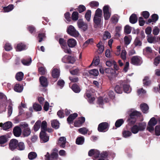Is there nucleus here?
I'll use <instances>...</instances> for the list:
<instances>
[{"label": "nucleus", "mask_w": 160, "mask_h": 160, "mask_svg": "<svg viewBox=\"0 0 160 160\" xmlns=\"http://www.w3.org/2000/svg\"><path fill=\"white\" fill-rule=\"evenodd\" d=\"M102 10L100 8L97 9L95 12L93 18V22L97 26L100 24L102 18Z\"/></svg>", "instance_id": "obj_1"}, {"label": "nucleus", "mask_w": 160, "mask_h": 160, "mask_svg": "<svg viewBox=\"0 0 160 160\" xmlns=\"http://www.w3.org/2000/svg\"><path fill=\"white\" fill-rule=\"evenodd\" d=\"M146 123L144 122L139 123L138 125H135L131 128L132 133L134 134L137 133L139 131H143L146 128Z\"/></svg>", "instance_id": "obj_2"}, {"label": "nucleus", "mask_w": 160, "mask_h": 160, "mask_svg": "<svg viewBox=\"0 0 160 160\" xmlns=\"http://www.w3.org/2000/svg\"><path fill=\"white\" fill-rule=\"evenodd\" d=\"M130 82V80L128 79L120 81L121 85L123 86L124 92L127 93H129L131 91V88L129 85L127 84Z\"/></svg>", "instance_id": "obj_3"}, {"label": "nucleus", "mask_w": 160, "mask_h": 160, "mask_svg": "<svg viewBox=\"0 0 160 160\" xmlns=\"http://www.w3.org/2000/svg\"><path fill=\"white\" fill-rule=\"evenodd\" d=\"M67 32L70 35L75 37H78L79 35L78 32L72 25L69 26L67 28Z\"/></svg>", "instance_id": "obj_4"}, {"label": "nucleus", "mask_w": 160, "mask_h": 160, "mask_svg": "<svg viewBox=\"0 0 160 160\" xmlns=\"http://www.w3.org/2000/svg\"><path fill=\"white\" fill-rule=\"evenodd\" d=\"M104 16L105 20H108L111 15V8L108 5H105L103 8Z\"/></svg>", "instance_id": "obj_5"}, {"label": "nucleus", "mask_w": 160, "mask_h": 160, "mask_svg": "<svg viewBox=\"0 0 160 160\" xmlns=\"http://www.w3.org/2000/svg\"><path fill=\"white\" fill-rule=\"evenodd\" d=\"M7 102V98L6 96L3 93L0 92V107H2L6 110V103Z\"/></svg>", "instance_id": "obj_6"}, {"label": "nucleus", "mask_w": 160, "mask_h": 160, "mask_svg": "<svg viewBox=\"0 0 160 160\" xmlns=\"http://www.w3.org/2000/svg\"><path fill=\"white\" fill-rule=\"evenodd\" d=\"M109 125L107 122H103L99 124L98 126V129L99 132H104L108 131Z\"/></svg>", "instance_id": "obj_7"}, {"label": "nucleus", "mask_w": 160, "mask_h": 160, "mask_svg": "<svg viewBox=\"0 0 160 160\" xmlns=\"http://www.w3.org/2000/svg\"><path fill=\"white\" fill-rule=\"evenodd\" d=\"M131 63L136 65H140L142 63V58L138 56H134L131 58Z\"/></svg>", "instance_id": "obj_8"}, {"label": "nucleus", "mask_w": 160, "mask_h": 160, "mask_svg": "<svg viewBox=\"0 0 160 160\" xmlns=\"http://www.w3.org/2000/svg\"><path fill=\"white\" fill-rule=\"evenodd\" d=\"M77 24L78 27L83 31H85L87 29L88 25L82 19H79L78 20Z\"/></svg>", "instance_id": "obj_9"}, {"label": "nucleus", "mask_w": 160, "mask_h": 160, "mask_svg": "<svg viewBox=\"0 0 160 160\" xmlns=\"http://www.w3.org/2000/svg\"><path fill=\"white\" fill-rule=\"evenodd\" d=\"M18 146V140L15 139L10 140L9 145V148L12 151H13L17 149Z\"/></svg>", "instance_id": "obj_10"}, {"label": "nucleus", "mask_w": 160, "mask_h": 160, "mask_svg": "<svg viewBox=\"0 0 160 160\" xmlns=\"http://www.w3.org/2000/svg\"><path fill=\"white\" fill-rule=\"evenodd\" d=\"M100 152L96 149H92L90 150L88 152V154L89 156H93V159L95 160L98 158L100 155Z\"/></svg>", "instance_id": "obj_11"}, {"label": "nucleus", "mask_w": 160, "mask_h": 160, "mask_svg": "<svg viewBox=\"0 0 160 160\" xmlns=\"http://www.w3.org/2000/svg\"><path fill=\"white\" fill-rule=\"evenodd\" d=\"M58 156V154L57 152H53L50 155H49L48 152L47 153V154L45 155V159L47 160H55L57 159Z\"/></svg>", "instance_id": "obj_12"}, {"label": "nucleus", "mask_w": 160, "mask_h": 160, "mask_svg": "<svg viewBox=\"0 0 160 160\" xmlns=\"http://www.w3.org/2000/svg\"><path fill=\"white\" fill-rule=\"evenodd\" d=\"M40 138L42 143L47 142L49 140V137L46 134V132H41L40 133Z\"/></svg>", "instance_id": "obj_13"}, {"label": "nucleus", "mask_w": 160, "mask_h": 160, "mask_svg": "<svg viewBox=\"0 0 160 160\" xmlns=\"http://www.w3.org/2000/svg\"><path fill=\"white\" fill-rule=\"evenodd\" d=\"M0 126L2 127L5 130H7L11 128L12 126V123L10 122H7L3 124L2 123H0Z\"/></svg>", "instance_id": "obj_14"}, {"label": "nucleus", "mask_w": 160, "mask_h": 160, "mask_svg": "<svg viewBox=\"0 0 160 160\" xmlns=\"http://www.w3.org/2000/svg\"><path fill=\"white\" fill-rule=\"evenodd\" d=\"M66 142V138L64 137H62L59 138L58 144L61 148H64L65 147Z\"/></svg>", "instance_id": "obj_15"}, {"label": "nucleus", "mask_w": 160, "mask_h": 160, "mask_svg": "<svg viewBox=\"0 0 160 160\" xmlns=\"http://www.w3.org/2000/svg\"><path fill=\"white\" fill-rule=\"evenodd\" d=\"M141 113L140 112L136 111H133L130 115V117L131 119H133V122L134 123L136 121V117L140 116Z\"/></svg>", "instance_id": "obj_16"}, {"label": "nucleus", "mask_w": 160, "mask_h": 160, "mask_svg": "<svg viewBox=\"0 0 160 160\" xmlns=\"http://www.w3.org/2000/svg\"><path fill=\"white\" fill-rule=\"evenodd\" d=\"M13 134L17 137H19L22 133V129L19 126H17L14 127L13 130Z\"/></svg>", "instance_id": "obj_17"}, {"label": "nucleus", "mask_w": 160, "mask_h": 160, "mask_svg": "<svg viewBox=\"0 0 160 160\" xmlns=\"http://www.w3.org/2000/svg\"><path fill=\"white\" fill-rule=\"evenodd\" d=\"M85 121V118L81 117L78 120L76 121L74 123V125L76 127H79L81 126Z\"/></svg>", "instance_id": "obj_18"}, {"label": "nucleus", "mask_w": 160, "mask_h": 160, "mask_svg": "<svg viewBox=\"0 0 160 160\" xmlns=\"http://www.w3.org/2000/svg\"><path fill=\"white\" fill-rule=\"evenodd\" d=\"M78 114L76 113L70 114L67 118V121L69 124L72 123L73 121L77 117Z\"/></svg>", "instance_id": "obj_19"}, {"label": "nucleus", "mask_w": 160, "mask_h": 160, "mask_svg": "<svg viewBox=\"0 0 160 160\" xmlns=\"http://www.w3.org/2000/svg\"><path fill=\"white\" fill-rule=\"evenodd\" d=\"M67 43L68 46L71 48L75 47L77 44L76 40L73 38L69 39L67 41Z\"/></svg>", "instance_id": "obj_20"}, {"label": "nucleus", "mask_w": 160, "mask_h": 160, "mask_svg": "<svg viewBox=\"0 0 160 160\" xmlns=\"http://www.w3.org/2000/svg\"><path fill=\"white\" fill-rule=\"evenodd\" d=\"M27 48V47L26 45L22 43H21L17 45L16 50L17 51H21Z\"/></svg>", "instance_id": "obj_21"}, {"label": "nucleus", "mask_w": 160, "mask_h": 160, "mask_svg": "<svg viewBox=\"0 0 160 160\" xmlns=\"http://www.w3.org/2000/svg\"><path fill=\"white\" fill-rule=\"evenodd\" d=\"M52 76L54 78H58L60 75V70L59 69L54 68L52 72Z\"/></svg>", "instance_id": "obj_22"}, {"label": "nucleus", "mask_w": 160, "mask_h": 160, "mask_svg": "<svg viewBox=\"0 0 160 160\" xmlns=\"http://www.w3.org/2000/svg\"><path fill=\"white\" fill-rule=\"evenodd\" d=\"M39 80L41 85L44 87H47L48 85L47 79L44 76H41L39 78Z\"/></svg>", "instance_id": "obj_23"}, {"label": "nucleus", "mask_w": 160, "mask_h": 160, "mask_svg": "<svg viewBox=\"0 0 160 160\" xmlns=\"http://www.w3.org/2000/svg\"><path fill=\"white\" fill-rule=\"evenodd\" d=\"M84 97L88 99V102L89 103L91 104L93 103V102L95 100V98L94 97H92L90 93H85L84 95Z\"/></svg>", "instance_id": "obj_24"}, {"label": "nucleus", "mask_w": 160, "mask_h": 160, "mask_svg": "<svg viewBox=\"0 0 160 160\" xmlns=\"http://www.w3.org/2000/svg\"><path fill=\"white\" fill-rule=\"evenodd\" d=\"M14 8L13 5L10 4L7 7H3L2 11L4 12H8L11 11Z\"/></svg>", "instance_id": "obj_25"}, {"label": "nucleus", "mask_w": 160, "mask_h": 160, "mask_svg": "<svg viewBox=\"0 0 160 160\" xmlns=\"http://www.w3.org/2000/svg\"><path fill=\"white\" fill-rule=\"evenodd\" d=\"M138 21V18L136 15L132 14L130 17L129 21L132 24L136 23Z\"/></svg>", "instance_id": "obj_26"}, {"label": "nucleus", "mask_w": 160, "mask_h": 160, "mask_svg": "<svg viewBox=\"0 0 160 160\" xmlns=\"http://www.w3.org/2000/svg\"><path fill=\"white\" fill-rule=\"evenodd\" d=\"M140 108L142 112L144 113H147L148 112L149 107L146 103H142L140 106Z\"/></svg>", "instance_id": "obj_27"}, {"label": "nucleus", "mask_w": 160, "mask_h": 160, "mask_svg": "<svg viewBox=\"0 0 160 160\" xmlns=\"http://www.w3.org/2000/svg\"><path fill=\"white\" fill-rule=\"evenodd\" d=\"M158 39L155 36H148L147 41L150 43H156Z\"/></svg>", "instance_id": "obj_28"}, {"label": "nucleus", "mask_w": 160, "mask_h": 160, "mask_svg": "<svg viewBox=\"0 0 160 160\" xmlns=\"http://www.w3.org/2000/svg\"><path fill=\"white\" fill-rule=\"evenodd\" d=\"M84 142V138L83 136L78 137L76 141V143L78 145H82Z\"/></svg>", "instance_id": "obj_29"}, {"label": "nucleus", "mask_w": 160, "mask_h": 160, "mask_svg": "<svg viewBox=\"0 0 160 160\" xmlns=\"http://www.w3.org/2000/svg\"><path fill=\"white\" fill-rule=\"evenodd\" d=\"M59 123L56 120H54L51 122V125L52 127L55 129H58L59 127Z\"/></svg>", "instance_id": "obj_30"}, {"label": "nucleus", "mask_w": 160, "mask_h": 160, "mask_svg": "<svg viewBox=\"0 0 160 160\" xmlns=\"http://www.w3.org/2000/svg\"><path fill=\"white\" fill-rule=\"evenodd\" d=\"M23 76V73L22 72H19L16 74L15 78L18 81H20L22 80Z\"/></svg>", "instance_id": "obj_31"}, {"label": "nucleus", "mask_w": 160, "mask_h": 160, "mask_svg": "<svg viewBox=\"0 0 160 160\" xmlns=\"http://www.w3.org/2000/svg\"><path fill=\"white\" fill-rule=\"evenodd\" d=\"M119 18L117 14H115L112 16L110 21L112 23L116 24L118 22Z\"/></svg>", "instance_id": "obj_32"}, {"label": "nucleus", "mask_w": 160, "mask_h": 160, "mask_svg": "<svg viewBox=\"0 0 160 160\" xmlns=\"http://www.w3.org/2000/svg\"><path fill=\"white\" fill-rule=\"evenodd\" d=\"M7 141L8 138L6 136H2L0 137V146H2V144L7 142Z\"/></svg>", "instance_id": "obj_33"}, {"label": "nucleus", "mask_w": 160, "mask_h": 160, "mask_svg": "<svg viewBox=\"0 0 160 160\" xmlns=\"http://www.w3.org/2000/svg\"><path fill=\"white\" fill-rule=\"evenodd\" d=\"M47 128V123L45 121L42 122L41 124V132H46Z\"/></svg>", "instance_id": "obj_34"}, {"label": "nucleus", "mask_w": 160, "mask_h": 160, "mask_svg": "<svg viewBox=\"0 0 160 160\" xmlns=\"http://www.w3.org/2000/svg\"><path fill=\"white\" fill-rule=\"evenodd\" d=\"M122 134L123 137L128 138L132 135V133L129 131L125 130L122 131Z\"/></svg>", "instance_id": "obj_35"}, {"label": "nucleus", "mask_w": 160, "mask_h": 160, "mask_svg": "<svg viewBox=\"0 0 160 160\" xmlns=\"http://www.w3.org/2000/svg\"><path fill=\"white\" fill-rule=\"evenodd\" d=\"M104 72L109 75H112L115 73V71L112 68H106L104 70Z\"/></svg>", "instance_id": "obj_36"}, {"label": "nucleus", "mask_w": 160, "mask_h": 160, "mask_svg": "<svg viewBox=\"0 0 160 160\" xmlns=\"http://www.w3.org/2000/svg\"><path fill=\"white\" fill-rule=\"evenodd\" d=\"M72 89L76 93H78L81 90L80 88L76 84H74L72 85Z\"/></svg>", "instance_id": "obj_37"}, {"label": "nucleus", "mask_w": 160, "mask_h": 160, "mask_svg": "<svg viewBox=\"0 0 160 160\" xmlns=\"http://www.w3.org/2000/svg\"><path fill=\"white\" fill-rule=\"evenodd\" d=\"M23 90V87L19 84H16L14 87V90L18 92H21Z\"/></svg>", "instance_id": "obj_38"}, {"label": "nucleus", "mask_w": 160, "mask_h": 160, "mask_svg": "<svg viewBox=\"0 0 160 160\" xmlns=\"http://www.w3.org/2000/svg\"><path fill=\"white\" fill-rule=\"evenodd\" d=\"M41 124V121H38L35 123L33 128L34 131L35 132L38 131L40 128Z\"/></svg>", "instance_id": "obj_39"}, {"label": "nucleus", "mask_w": 160, "mask_h": 160, "mask_svg": "<svg viewBox=\"0 0 160 160\" xmlns=\"http://www.w3.org/2000/svg\"><path fill=\"white\" fill-rule=\"evenodd\" d=\"M59 42L62 48L65 47L67 45V43L66 40L63 38H60L59 40Z\"/></svg>", "instance_id": "obj_40"}, {"label": "nucleus", "mask_w": 160, "mask_h": 160, "mask_svg": "<svg viewBox=\"0 0 160 160\" xmlns=\"http://www.w3.org/2000/svg\"><path fill=\"white\" fill-rule=\"evenodd\" d=\"M31 133V129L29 128L24 129L23 131V133L24 136L27 137L29 136L30 134Z\"/></svg>", "instance_id": "obj_41"}, {"label": "nucleus", "mask_w": 160, "mask_h": 160, "mask_svg": "<svg viewBox=\"0 0 160 160\" xmlns=\"http://www.w3.org/2000/svg\"><path fill=\"white\" fill-rule=\"evenodd\" d=\"M32 62L31 58L23 59L22 60V62L24 65L29 66L30 65Z\"/></svg>", "instance_id": "obj_42"}, {"label": "nucleus", "mask_w": 160, "mask_h": 160, "mask_svg": "<svg viewBox=\"0 0 160 160\" xmlns=\"http://www.w3.org/2000/svg\"><path fill=\"white\" fill-rule=\"evenodd\" d=\"M157 123V121L154 117L152 118L148 122V125L154 126Z\"/></svg>", "instance_id": "obj_43"}, {"label": "nucleus", "mask_w": 160, "mask_h": 160, "mask_svg": "<svg viewBox=\"0 0 160 160\" xmlns=\"http://www.w3.org/2000/svg\"><path fill=\"white\" fill-rule=\"evenodd\" d=\"M89 73L91 75L96 76L98 75L99 74V72L97 69H94L90 70L89 72Z\"/></svg>", "instance_id": "obj_44"}, {"label": "nucleus", "mask_w": 160, "mask_h": 160, "mask_svg": "<svg viewBox=\"0 0 160 160\" xmlns=\"http://www.w3.org/2000/svg\"><path fill=\"white\" fill-rule=\"evenodd\" d=\"M25 146L24 143L22 142H20L19 143L18 142V146L17 149L19 150H23L25 149Z\"/></svg>", "instance_id": "obj_45"}, {"label": "nucleus", "mask_w": 160, "mask_h": 160, "mask_svg": "<svg viewBox=\"0 0 160 160\" xmlns=\"http://www.w3.org/2000/svg\"><path fill=\"white\" fill-rule=\"evenodd\" d=\"M33 107L34 109L36 111H40L42 109L41 105L37 103L33 104Z\"/></svg>", "instance_id": "obj_46"}, {"label": "nucleus", "mask_w": 160, "mask_h": 160, "mask_svg": "<svg viewBox=\"0 0 160 160\" xmlns=\"http://www.w3.org/2000/svg\"><path fill=\"white\" fill-rule=\"evenodd\" d=\"M37 156V154L35 152H31L28 155V157L29 159L32 160L35 158Z\"/></svg>", "instance_id": "obj_47"}, {"label": "nucleus", "mask_w": 160, "mask_h": 160, "mask_svg": "<svg viewBox=\"0 0 160 160\" xmlns=\"http://www.w3.org/2000/svg\"><path fill=\"white\" fill-rule=\"evenodd\" d=\"M91 17V11L90 10H88L85 15V17L88 22L90 20Z\"/></svg>", "instance_id": "obj_48"}, {"label": "nucleus", "mask_w": 160, "mask_h": 160, "mask_svg": "<svg viewBox=\"0 0 160 160\" xmlns=\"http://www.w3.org/2000/svg\"><path fill=\"white\" fill-rule=\"evenodd\" d=\"M134 44L135 46H140L142 45V42L140 39L137 37L134 40Z\"/></svg>", "instance_id": "obj_49"}, {"label": "nucleus", "mask_w": 160, "mask_h": 160, "mask_svg": "<svg viewBox=\"0 0 160 160\" xmlns=\"http://www.w3.org/2000/svg\"><path fill=\"white\" fill-rule=\"evenodd\" d=\"M101 42H101H100L98 44H97V46L98 48L99 53H101L104 51V46L103 45L100 44Z\"/></svg>", "instance_id": "obj_50"}, {"label": "nucleus", "mask_w": 160, "mask_h": 160, "mask_svg": "<svg viewBox=\"0 0 160 160\" xmlns=\"http://www.w3.org/2000/svg\"><path fill=\"white\" fill-rule=\"evenodd\" d=\"M124 122L123 119H121L118 120L115 123V126L117 128H118L122 125Z\"/></svg>", "instance_id": "obj_51"}, {"label": "nucleus", "mask_w": 160, "mask_h": 160, "mask_svg": "<svg viewBox=\"0 0 160 160\" xmlns=\"http://www.w3.org/2000/svg\"><path fill=\"white\" fill-rule=\"evenodd\" d=\"M72 20L73 21H77L78 18V13L77 12H74L72 15Z\"/></svg>", "instance_id": "obj_52"}, {"label": "nucleus", "mask_w": 160, "mask_h": 160, "mask_svg": "<svg viewBox=\"0 0 160 160\" xmlns=\"http://www.w3.org/2000/svg\"><path fill=\"white\" fill-rule=\"evenodd\" d=\"M111 38V34L108 31H106L103 35V40H106L108 39H109Z\"/></svg>", "instance_id": "obj_53"}, {"label": "nucleus", "mask_w": 160, "mask_h": 160, "mask_svg": "<svg viewBox=\"0 0 160 160\" xmlns=\"http://www.w3.org/2000/svg\"><path fill=\"white\" fill-rule=\"evenodd\" d=\"M131 30L132 27L128 25H126L124 28V32L127 34L130 33L131 32Z\"/></svg>", "instance_id": "obj_54"}, {"label": "nucleus", "mask_w": 160, "mask_h": 160, "mask_svg": "<svg viewBox=\"0 0 160 160\" xmlns=\"http://www.w3.org/2000/svg\"><path fill=\"white\" fill-rule=\"evenodd\" d=\"M79 132L81 134L85 135L87 134L88 131V130L85 128H82L78 129Z\"/></svg>", "instance_id": "obj_55"}, {"label": "nucleus", "mask_w": 160, "mask_h": 160, "mask_svg": "<svg viewBox=\"0 0 160 160\" xmlns=\"http://www.w3.org/2000/svg\"><path fill=\"white\" fill-rule=\"evenodd\" d=\"M143 83L144 86H148L151 83V82L149 80V78L148 77H146L143 79Z\"/></svg>", "instance_id": "obj_56"}, {"label": "nucleus", "mask_w": 160, "mask_h": 160, "mask_svg": "<svg viewBox=\"0 0 160 160\" xmlns=\"http://www.w3.org/2000/svg\"><path fill=\"white\" fill-rule=\"evenodd\" d=\"M124 41L125 44L128 45L130 43L131 38L130 36H125L124 38Z\"/></svg>", "instance_id": "obj_57"}, {"label": "nucleus", "mask_w": 160, "mask_h": 160, "mask_svg": "<svg viewBox=\"0 0 160 160\" xmlns=\"http://www.w3.org/2000/svg\"><path fill=\"white\" fill-rule=\"evenodd\" d=\"M115 90L118 93L121 94L122 92V88L118 85H117L115 88Z\"/></svg>", "instance_id": "obj_58"}, {"label": "nucleus", "mask_w": 160, "mask_h": 160, "mask_svg": "<svg viewBox=\"0 0 160 160\" xmlns=\"http://www.w3.org/2000/svg\"><path fill=\"white\" fill-rule=\"evenodd\" d=\"M45 37V34L44 32L39 33L38 36V38L39 39V42H41L42 41L43 39Z\"/></svg>", "instance_id": "obj_59"}, {"label": "nucleus", "mask_w": 160, "mask_h": 160, "mask_svg": "<svg viewBox=\"0 0 160 160\" xmlns=\"http://www.w3.org/2000/svg\"><path fill=\"white\" fill-rule=\"evenodd\" d=\"M126 54H127V52H126V51L124 49L122 50V51L121 53V57L122 59H123L124 60L126 59Z\"/></svg>", "instance_id": "obj_60"}, {"label": "nucleus", "mask_w": 160, "mask_h": 160, "mask_svg": "<svg viewBox=\"0 0 160 160\" xmlns=\"http://www.w3.org/2000/svg\"><path fill=\"white\" fill-rule=\"evenodd\" d=\"M152 22H155L158 19V15L156 14H152Z\"/></svg>", "instance_id": "obj_61"}, {"label": "nucleus", "mask_w": 160, "mask_h": 160, "mask_svg": "<svg viewBox=\"0 0 160 160\" xmlns=\"http://www.w3.org/2000/svg\"><path fill=\"white\" fill-rule=\"evenodd\" d=\"M62 48L63 49L64 51L66 53L68 54H71V51L70 49L69 48H68L67 45L65 46V47H63Z\"/></svg>", "instance_id": "obj_62"}, {"label": "nucleus", "mask_w": 160, "mask_h": 160, "mask_svg": "<svg viewBox=\"0 0 160 160\" xmlns=\"http://www.w3.org/2000/svg\"><path fill=\"white\" fill-rule=\"evenodd\" d=\"M4 48L5 50L7 51L11 50L12 49L11 44L9 43H6L5 44Z\"/></svg>", "instance_id": "obj_63"}, {"label": "nucleus", "mask_w": 160, "mask_h": 160, "mask_svg": "<svg viewBox=\"0 0 160 160\" xmlns=\"http://www.w3.org/2000/svg\"><path fill=\"white\" fill-rule=\"evenodd\" d=\"M155 132L157 135H160V126H156L155 129Z\"/></svg>", "instance_id": "obj_64"}]
</instances>
